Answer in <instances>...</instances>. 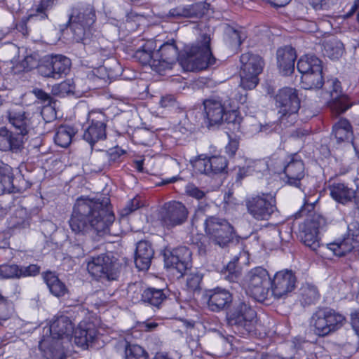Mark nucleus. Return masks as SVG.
Masks as SVG:
<instances>
[{
  "label": "nucleus",
  "mask_w": 359,
  "mask_h": 359,
  "mask_svg": "<svg viewBox=\"0 0 359 359\" xmlns=\"http://www.w3.org/2000/svg\"><path fill=\"white\" fill-rule=\"evenodd\" d=\"M243 118L239 116L238 111L235 110L234 108H229V110L225 112L224 121L232 127H229V129L233 131H239L241 130V122Z\"/></svg>",
  "instance_id": "45"
},
{
  "label": "nucleus",
  "mask_w": 359,
  "mask_h": 359,
  "mask_svg": "<svg viewBox=\"0 0 359 359\" xmlns=\"http://www.w3.org/2000/svg\"><path fill=\"white\" fill-rule=\"evenodd\" d=\"M40 272V266L36 264L29 266H18L17 264L0 265V278H21L27 276H35Z\"/></svg>",
  "instance_id": "27"
},
{
  "label": "nucleus",
  "mask_w": 359,
  "mask_h": 359,
  "mask_svg": "<svg viewBox=\"0 0 359 359\" xmlns=\"http://www.w3.org/2000/svg\"><path fill=\"white\" fill-rule=\"evenodd\" d=\"M142 205L140 198L135 197L130 200L124 208L120 210V215L122 217H127L134 211L138 210Z\"/></svg>",
  "instance_id": "52"
},
{
  "label": "nucleus",
  "mask_w": 359,
  "mask_h": 359,
  "mask_svg": "<svg viewBox=\"0 0 359 359\" xmlns=\"http://www.w3.org/2000/svg\"><path fill=\"white\" fill-rule=\"evenodd\" d=\"M121 345L124 348V359H148V354L142 346L128 341L121 342Z\"/></svg>",
  "instance_id": "42"
},
{
  "label": "nucleus",
  "mask_w": 359,
  "mask_h": 359,
  "mask_svg": "<svg viewBox=\"0 0 359 359\" xmlns=\"http://www.w3.org/2000/svg\"><path fill=\"white\" fill-rule=\"evenodd\" d=\"M279 122L280 121H279ZM282 126H283V124H281V123H278L276 122L266 123L265 125H260V132H263L266 134L271 132L279 133L280 130H282Z\"/></svg>",
  "instance_id": "62"
},
{
  "label": "nucleus",
  "mask_w": 359,
  "mask_h": 359,
  "mask_svg": "<svg viewBox=\"0 0 359 359\" xmlns=\"http://www.w3.org/2000/svg\"><path fill=\"white\" fill-rule=\"evenodd\" d=\"M6 117L16 130L14 132V135L17 137H20V140L25 144L26 136L32 128L29 114L22 109L11 108L6 111Z\"/></svg>",
  "instance_id": "21"
},
{
  "label": "nucleus",
  "mask_w": 359,
  "mask_h": 359,
  "mask_svg": "<svg viewBox=\"0 0 359 359\" xmlns=\"http://www.w3.org/2000/svg\"><path fill=\"white\" fill-rule=\"evenodd\" d=\"M74 332V325L70 318L60 316L54 320L46 328V334L39 341V349L50 357L57 358L63 353L64 339L69 340Z\"/></svg>",
  "instance_id": "3"
},
{
  "label": "nucleus",
  "mask_w": 359,
  "mask_h": 359,
  "mask_svg": "<svg viewBox=\"0 0 359 359\" xmlns=\"http://www.w3.org/2000/svg\"><path fill=\"white\" fill-rule=\"evenodd\" d=\"M240 86L245 90H252L259 83V75L263 72L265 62L258 54L243 53L240 57Z\"/></svg>",
  "instance_id": "9"
},
{
  "label": "nucleus",
  "mask_w": 359,
  "mask_h": 359,
  "mask_svg": "<svg viewBox=\"0 0 359 359\" xmlns=\"http://www.w3.org/2000/svg\"><path fill=\"white\" fill-rule=\"evenodd\" d=\"M93 165L99 172L108 170L111 166L108 156L104 150L97 151L92 156Z\"/></svg>",
  "instance_id": "46"
},
{
  "label": "nucleus",
  "mask_w": 359,
  "mask_h": 359,
  "mask_svg": "<svg viewBox=\"0 0 359 359\" xmlns=\"http://www.w3.org/2000/svg\"><path fill=\"white\" fill-rule=\"evenodd\" d=\"M256 317L255 310L244 300L235 302L226 315L228 325L243 337L253 331Z\"/></svg>",
  "instance_id": "4"
},
{
  "label": "nucleus",
  "mask_w": 359,
  "mask_h": 359,
  "mask_svg": "<svg viewBox=\"0 0 359 359\" xmlns=\"http://www.w3.org/2000/svg\"><path fill=\"white\" fill-rule=\"evenodd\" d=\"M287 164L284 166L285 183L302 189V180L305 177V165L301 156L298 154H293L289 156Z\"/></svg>",
  "instance_id": "23"
},
{
  "label": "nucleus",
  "mask_w": 359,
  "mask_h": 359,
  "mask_svg": "<svg viewBox=\"0 0 359 359\" xmlns=\"http://www.w3.org/2000/svg\"><path fill=\"white\" fill-rule=\"evenodd\" d=\"M325 224L323 217L318 214L309 215L299 225V237L301 241L312 250L316 251L320 246L318 231Z\"/></svg>",
  "instance_id": "16"
},
{
  "label": "nucleus",
  "mask_w": 359,
  "mask_h": 359,
  "mask_svg": "<svg viewBox=\"0 0 359 359\" xmlns=\"http://www.w3.org/2000/svg\"><path fill=\"white\" fill-rule=\"evenodd\" d=\"M323 46V55L332 60L339 58L344 53V45L336 38L325 41Z\"/></svg>",
  "instance_id": "39"
},
{
  "label": "nucleus",
  "mask_w": 359,
  "mask_h": 359,
  "mask_svg": "<svg viewBox=\"0 0 359 359\" xmlns=\"http://www.w3.org/2000/svg\"><path fill=\"white\" fill-rule=\"evenodd\" d=\"M309 2L316 11H330L336 4V0H309Z\"/></svg>",
  "instance_id": "53"
},
{
  "label": "nucleus",
  "mask_w": 359,
  "mask_h": 359,
  "mask_svg": "<svg viewBox=\"0 0 359 359\" xmlns=\"http://www.w3.org/2000/svg\"><path fill=\"white\" fill-rule=\"evenodd\" d=\"M152 43H147L135 51L133 57L142 65H149L154 69L153 65L157 62V58L156 53L152 51Z\"/></svg>",
  "instance_id": "37"
},
{
  "label": "nucleus",
  "mask_w": 359,
  "mask_h": 359,
  "mask_svg": "<svg viewBox=\"0 0 359 359\" xmlns=\"http://www.w3.org/2000/svg\"><path fill=\"white\" fill-rule=\"evenodd\" d=\"M210 4L206 2H198L185 5L186 18L199 19L203 17L209 9Z\"/></svg>",
  "instance_id": "43"
},
{
  "label": "nucleus",
  "mask_w": 359,
  "mask_h": 359,
  "mask_svg": "<svg viewBox=\"0 0 359 359\" xmlns=\"http://www.w3.org/2000/svg\"><path fill=\"white\" fill-rule=\"evenodd\" d=\"M67 252L71 257L79 259L83 257L88 252V250L86 248L82 239H75V241L69 242Z\"/></svg>",
  "instance_id": "47"
},
{
  "label": "nucleus",
  "mask_w": 359,
  "mask_h": 359,
  "mask_svg": "<svg viewBox=\"0 0 359 359\" xmlns=\"http://www.w3.org/2000/svg\"><path fill=\"white\" fill-rule=\"evenodd\" d=\"M247 293L258 302L268 299L271 290V278L268 271L260 266L252 269L245 276Z\"/></svg>",
  "instance_id": "12"
},
{
  "label": "nucleus",
  "mask_w": 359,
  "mask_h": 359,
  "mask_svg": "<svg viewBox=\"0 0 359 359\" xmlns=\"http://www.w3.org/2000/svg\"><path fill=\"white\" fill-rule=\"evenodd\" d=\"M238 146H239L238 140L236 139L231 138L229 136V143L225 147L226 153L229 156L233 157L236 154V153L238 149Z\"/></svg>",
  "instance_id": "63"
},
{
  "label": "nucleus",
  "mask_w": 359,
  "mask_h": 359,
  "mask_svg": "<svg viewBox=\"0 0 359 359\" xmlns=\"http://www.w3.org/2000/svg\"><path fill=\"white\" fill-rule=\"evenodd\" d=\"M185 193L187 196L194 198L198 201L205 198V192L196 187L193 183H189L185 187Z\"/></svg>",
  "instance_id": "54"
},
{
  "label": "nucleus",
  "mask_w": 359,
  "mask_h": 359,
  "mask_svg": "<svg viewBox=\"0 0 359 359\" xmlns=\"http://www.w3.org/2000/svg\"><path fill=\"white\" fill-rule=\"evenodd\" d=\"M225 34L230 37L231 43L235 46H240L246 36L244 32L236 29L230 25L225 27Z\"/></svg>",
  "instance_id": "48"
},
{
  "label": "nucleus",
  "mask_w": 359,
  "mask_h": 359,
  "mask_svg": "<svg viewBox=\"0 0 359 359\" xmlns=\"http://www.w3.org/2000/svg\"><path fill=\"white\" fill-rule=\"evenodd\" d=\"M330 196L337 202L346 205L351 202L355 196V190L344 183H333L329 186Z\"/></svg>",
  "instance_id": "33"
},
{
  "label": "nucleus",
  "mask_w": 359,
  "mask_h": 359,
  "mask_svg": "<svg viewBox=\"0 0 359 359\" xmlns=\"http://www.w3.org/2000/svg\"><path fill=\"white\" fill-rule=\"evenodd\" d=\"M297 70L302 74V88L306 90L320 89L323 87L322 61L313 55L302 56L297 62Z\"/></svg>",
  "instance_id": "8"
},
{
  "label": "nucleus",
  "mask_w": 359,
  "mask_h": 359,
  "mask_svg": "<svg viewBox=\"0 0 359 359\" xmlns=\"http://www.w3.org/2000/svg\"><path fill=\"white\" fill-rule=\"evenodd\" d=\"M95 10L90 5L82 6L73 10L66 26L70 27L75 41L86 43L92 35L90 27L95 22Z\"/></svg>",
  "instance_id": "7"
},
{
  "label": "nucleus",
  "mask_w": 359,
  "mask_h": 359,
  "mask_svg": "<svg viewBox=\"0 0 359 359\" xmlns=\"http://www.w3.org/2000/svg\"><path fill=\"white\" fill-rule=\"evenodd\" d=\"M166 299L167 296L163 290L150 287L142 291L140 301L144 304L159 309Z\"/></svg>",
  "instance_id": "34"
},
{
  "label": "nucleus",
  "mask_w": 359,
  "mask_h": 359,
  "mask_svg": "<svg viewBox=\"0 0 359 359\" xmlns=\"http://www.w3.org/2000/svg\"><path fill=\"white\" fill-rule=\"evenodd\" d=\"M208 307L214 312L227 309L233 302L232 294L224 288L217 287L207 292Z\"/></svg>",
  "instance_id": "25"
},
{
  "label": "nucleus",
  "mask_w": 359,
  "mask_h": 359,
  "mask_svg": "<svg viewBox=\"0 0 359 359\" xmlns=\"http://www.w3.org/2000/svg\"><path fill=\"white\" fill-rule=\"evenodd\" d=\"M13 168L8 164L0 161V195L5 193H17L20 189L14 183Z\"/></svg>",
  "instance_id": "32"
},
{
  "label": "nucleus",
  "mask_w": 359,
  "mask_h": 359,
  "mask_svg": "<svg viewBox=\"0 0 359 359\" xmlns=\"http://www.w3.org/2000/svg\"><path fill=\"white\" fill-rule=\"evenodd\" d=\"M196 172L208 176H212L223 172L227 168V161L222 156H212L207 157L199 155L194 159L190 160Z\"/></svg>",
  "instance_id": "19"
},
{
  "label": "nucleus",
  "mask_w": 359,
  "mask_h": 359,
  "mask_svg": "<svg viewBox=\"0 0 359 359\" xmlns=\"http://www.w3.org/2000/svg\"><path fill=\"white\" fill-rule=\"evenodd\" d=\"M108 156V160L110 166L114 163L121 161V158L126 154V151L118 147H115L105 151Z\"/></svg>",
  "instance_id": "55"
},
{
  "label": "nucleus",
  "mask_w": 359,
  "mask_h": 359,
  "mask_svg": "<svg viewBox=\"0 0 359 359\" xmlns=\"http://www.w3.org/2000/svg\"><path fill=\"white\" fill-rule=\"evenodd\" d=\"M213 29L209 26L201 29L200 40L190 46H186L180 53L174 40L162 44L155 51L157 62L153 65L154 70L161 72L171 68L177 61L187 71L195 72L207 69L214 65L216 58L210 50V36Z\"/></svg>",
  "instance_id": "1"
},
{
  "label": "nucleus",
  "mask_w": 359,
  "mask_h": 359,
  "mask_svg": "<svg viewBox=\"0 0 359 359\" xmlns=\"http://www.w3.org/2000/svg\"><path fill=\"white\" fill-rule=\"evenodd\" d=\"M74 86L69 81L61 82L60 84L54 86L53 92L54 95L59 97H65L74 93Z\"/></svg>",
  "instance_id": "50"
},
{
  "label": "nucleus",
  "mask_w": 359,
  "mask_h": 359,
  "mask_svg": "<svg viewBox=\"0 0 359 359\" xmlns=\"http://www.w3.org/2000/svg\"><path fill=\"white\" fill-rule=\"evenodd\" d=\"M359 247V231L352 230L348 227V232L343 239L327 244L329 250L338 257H344L353 249Z\"/></svg>",
  "instance_id": "26"
},
{
  "label": "nucleus",
  "mask_w": 359,
  "mask_h": 359,
  "mask_svg": "<svg viewBox=\"0 0 359 359\" xmlns=\"http://www.w3.org/2000/svg\"><path fill=\"white\" fill-rule=\"evenodd\" d=\"M107 116L102 111L93 110L88 113L87 126L83 128V140L88 142L91 149L96 143L107 139Z\"/></svg>",
  "instance_id": "14"
},
{
  "label": "nucleus",
  "mask_w": 359,
  "mask_h": 359,
  "mask_svg": "<svg viewBox=\"0 0 359 359\" xmlns=\"http://www.w3.org/2000/svg\"><path fill=\"white\" fill-rule=\"evenodd\" d=\"M73 333L74 343L83 349L87 348L96 337V330L92 323L79 324Z\"/></svg>",
  "instance_id": "31"
},
{
  "label": "nucleus",
  "mask_w": 359,
  "mask_h": 359,
  "mask_svg": "<svg viewBox=\"0 0 359 359\" xmlns=\"http://www.w3.org/2000/svg\"><path fill=\"white\" fill-rule=\"evenodd\" d=\"M89 273L96 279L115 280L119 275L120 264L114 256L101 254L91 257L87 264Z\"/></svg>",
  "instance_id": "13"
},
{
  "label": "nucleus",
  "mask_w": 359,
  "mask_h": 359,
  "mask_svg": "<svg viewBox=\"0 0 359 359\" xmlns=\"http://www.w3.org/2000/svg\"><path fill=\"white\" fill-rule=\"evenodd\" d=\"M223 275L225 279L230 282H236L239 276V271L236 270V266L235 262H230L223 272Z\"/></svg>",
  "instance_id": "57"
},
{
  "label": "nucleus",
  "mask_w": 359,
  "mask_h": 359,
  "mask_svg": "<svg viewBox=\"0 0 359 359\" xmlns=\"http://www.w3.org/2000/svg\"><path fill=\"white\" fill-rule=\"evenodd\" d=\"M75 134L76 130L73 127L69 126H60L57 129L54 136V141L58 146L66 148L71 144Z\"/></svg>",
  "instance_id": "40"
},
{
  "label": "nucleus",
  "mask_w": 359,
  "mask_h": 359,
  "mask_svg": "<svg viewBox=\"0 0 359 359\" xmlns=\"http://www.w3.org/2000/svg\"><path fill=\"white\" fill-rule=\"evenodd\" d=\"M245 203L248 212L259 221L269 219L277 210L276 199L269 194L251 196Z\"/></svg>",
  "instance_id": "15"
},
{
  "label": "nucleus",
  "mask_w": 359,
  "mask_h": 359,
  "mask_svg": "<svg viewBox=\"0 0 359 359\" xmlns=\"http://www.w3.org/2000/svg\"><path fill=\"white\" fill-rule=\"evenodd\" d=\"M165 265L175 269L181 275L191 267V252L185 246L166 250L163 255Z\"/></svg>",
  "instance_id": "20"
},
{
  "label": "nucleus",
  "mask_w": 359,
  "mask_h": 359,
  "mask_svg": "<svg viewBox=\"0 0 359 359\" xmlns=\"http://www.w3.org/2000/svg\"><path fill=\"white\" fill-rule=\"evenodd\" d=\"M154 255L151 244L147 241H141L137 243L135 253V264L139 271H146L150 267Z\"/></svg>",
  "instance_id": "29"
},
{
  "label": "nucleus",
  "mask_w": 359,
  "mask_h": 359,
  "mask_svg": "<svg viewBox=\"0 0 359 359\" xmlns=\"http://www.w3.org/2000/svg\"><path fill=\"white\" fill-rule=\"evenodd\" d=\"M318 201V199L316 198H311V196L305 197L304 198V203L302 208L295 213V217H300L303 215H306V217L313 214H316L315 212H313L315 204Z\"/></svg>",
  "instance_id": "49"
},
{
  "label": "nucleus",
  "mask_w": 359,
  "mask_h": 359,
  "mask_svg": "<svg viewBox=\"0 0 359 359\" xmlns=\"http://www.w3.org/2000/svg\"><path fill=\"white\" fill-rule=\"evenodd\" d=\"M203 226L209 240L221 248L226 247L234 238L235 229L224 218L208 216L204 220Z\"/></svg>",
  "instance_id": "10"
},
{
  "label": "nucleus",
  "mask_w": 359,
  "mask_h": 359,
  "mask_svg": "<svg viewBox=\"0 0 359 359\" xmlns=\"http://www.w3.org/2000/svg\"><path fill=\"white\" fill-rule=\"evenodd\" d=\"M297 278L292 270H282L271 278L270 292L273 295L280 299L294 290L296 287Z\"/></svg>",
  "instance_id": "22"
},
{
  "label": "nucleus",
  "mask_w": 359,
  "mask_h": 359,
  "mask_svg": "<svg viewBox=\"0 0 359 359\" xmlns=\"http://www.w3.org/2000/svg\"><path fill=\"white\" fill-rule=\"evenodd\" d=\"M233 93L231 89H229L225 93L203 100V117L208 127L222 123L225 112L229 108H235V101L231 97Z\"/></svg>",
  "instance_id": "5"
},
{
  "label": "nucleus",
  "mask_w": 359,
  "mask_h": 359,
  "mask_svg": "<svg viewBox=\"0 0 359 359\" xmlns=\"http://www.w3.org/2000/svg\"><path fill=\"white\" fill-rule=\"evenodd\" d=\"M202 278L203 276L201 274L198 273H191L187 278V287L193 291L199 289Z\"/></svg>",
  "instance_id": "58"
},
{
  "label": "nucleus",
  "mask_w": 359,
  "mask_h": 359,
  "mask_svg": "<svg viewBox=\"0 0 359 359\" xmlns=\"http://www.w3.org/2000/svg\"><path fill=\"white\" fill-rule=\"evenodd\" d=\"M50 293L57 297H63L68 292L65 284L62 282L55 273L47 271L43 276Z\"/></svg>",
  "instance_id": "36"
},
{
  "label": "nucleus",
  "mask_w": 359,
  "mask_h": 359,
  "mask_svg": "<svg viewBox=\"0 0 359 359\" xmlns=\"http://www.w3.org/2000/svg\"><path fill=\"white\" fill-rule=\"evenodd\" d=\"M332 135L339 143L351 140L353 131L348 120L340 119L336 123L332 128Z\"/></svg>",
  "instance_id": "38"
},
{
  "label": "nucleus",
  "mask_w": 359,
  "mask_h": 359,
  "mask_svg": "<svg viewBox=\"0 0 359 359\" xmlns=\"http://www.w3.org/2000/svg\"><path fill=\"white\" fill-rule=\"evenodd\" d=\"M296 58L297 55L295 49L292 46H285L277 50V67L282 75L289 76L294 72Z\"/></svg>",
  "instance_id": "28"
},
{
  "label": "nucleus",
  "mask_w": 359,
  "mask_h": 359,
  "mask_svg": "<svg viewBox=\"0 0 359 359\" xmlns=\"http://www.w3.org/2000/svg\"><path fill=\"white\" fill-rule=\"evenodd\" d=\"M13 313V306L3 297L0 296V319L6 320Z\"/></svg>",
  "instance_id": "56"
},
{
  "label": "nucleus",
  "mask_w": 359,
  "mask_h": 359,
  "mask_svg": "<svg viewBox=\"0 0 359 359\" xmlns=\"http://www.w3.org/2000/svg\"><path fill=\"white\" fill-rule=\"evenodd\" d=\"M165 17L168 19L175 20L186 18L185 5H180L175 8L170 9L166 14Z\"/></svg>",
  "instance_id": "60"
},
{
  "label": "nucleus",
  "mask_w": 359,
  "mask_h": 359,
  "mask_svg": "<svg viewBox=\"0 0 359 359\" xmlns=\"http://www.w3.org/2000/svg\"><path fill=\"white\" fill-rule=\"evenodd\" d=\"M21 65L27 72L39 67L37 61L31 55L27 56L21 62Z\"/></svg>",
  "instance_id": "64"
},
{
  "label": "nucleus",
  "mask_w": 359,
  "mask_h": 359,
  "mask_svg": "<svg viewBox=\"0 0 359 359\" xmlns=\"http://www.w3.org/2000/svg\"><path fill=\"white\" fill-rule=\"evenodd\" d=\"M20 137L14 135L6 127H0V150L3 151H11L13 153L21 152L24 149V144L20 140Z\"/></svg>",
  "instance_id": "30"
},
{
  "label": "nucleus",
  "mask_w": 359,
  "mask_h": 359,
  "mask_svg": "<svg viewBox=\"0 0 359 359\" xmlns=\"http://www.w3.org/2000/svg\"><path fill=\"white\" fill-rule=\"evenodd\" d=\"M269 170L267 162L259 159L250 162L246 166L240 168L237 172V180H241L248 175H264Z\"/></svg>",
  "instance_id": "35"
},
{
  "label": "nucleus",
  "mask_w": 359,
  "mask_h": 359,
  "mask_svg": "<svg viewBox=\"0 0 359 359\" xmlns=\"http://www.w3.org/2000/svg\"><path fill=\"white\" fill-rule=\"evenodd\" d=\"M115 220L108 197L102 199H78L69 219L72 231L79 234L93 232L99 237L116 236L112 231Z\"/></svg>",
  "instance_id": "2"
},
{
  "label": "nucleus",
  "mask_w": 359,
  "mask_h": 359,
  "mask_svg": "<svg viewBox=\"0 0 359 359\" xmlns=\"http://www.w3.org/2000/svg\"><path fill=\"white\" fill-rule=\"evenodd\" d=\"M71 60L62 55L46 56L38 67L39 73L43 77L58 79L67 74L70 69Z\"/></svg>",
  "instance_id": "18"
},
{
  "label": "nucleus",
  "mask_w": 359,
  "mask_h": 359,
  "mask_svg": "<svg viewBox=\"0 0 359 359\" xmlns=\"http://www.w3.org/2000/svg\"><path fill=\"white\" fill-rule=\"evenodd\" d=\"M275 105L280 114L279 121L285 128L293 126L297 121V113L300 109V99L297 89L285 87L280 89L274 96Z\"/></svg>",
  "instance_id": "6"
},
{
  "label": "nucleus",
  "mask_w": 359,
  "mask_h": 359,
  "mask_svg": "<svg viewBox=\"0 0 359 359\" xmlns=\"http://www.w3.org/2000/svg\"><path fill=\"white\" fill-rule=\"evenodd\" d=\"M159 104L161 107L165 109H177L179 107V103L173 95L162 96Z\"/></svg>",
  "instance_id": "59"
},
{
  "label": "nucleus",
  "mask_w": 359,
  "mask_h": 359,
  "mask_svg": "<svg viewBox=\"0 0 359 359\" xmlns=\"http://www.w3.org/2000/svg\"><path fill=\"white\" fill-rule=\"evenodd\" d=\"M344 316L332 309L319 308L312 316L311 325L314 332L320 337H325L340 329L345 321Z\"/></svg>",
  "instance_id": "11"
},
{
  "label": "nucleus",
  "mask_w": 359,
  "mask_h": 359,
  "mask_svg": "<svg viewBox=\"0 0 359 359\" xmlns=\"http://www.w3.org/2000/svg\"><path fill=\"white\" fill-rule=\"evenodd\" d=\"M57 0H41L36 8V13L30 15V18L35 20L48 19L47 11L52 9Z\"/></svg>",
  "instance_id": "44"
},
{
  "label": "nucleus",
  "mask_w": 359,
  "mask_h": 359,
  "mask_svg": "<svg viewBox=\"0 0 359 359\" xmlns=\"http://www.w3.org/2000/svg\"><path fill=\"white\" fill-rule=\"evenodd\" d=\"M300 301L304 306L316 304L320 298V293L316 286L310 283L304 284L299 290Z\"/></svg>",
  "instance_id": "41"
},
{
  "label": "nucleus",
  "mask_w": 359,
  "mask_h": 359,
  "mask_svg": "<svg viewBox=\"0 0 359 359\" xmlns=\"http://www.w3.org/2000/svg\"><path fill=\"white\" fill-rule=\"evenodd\" d=\"M327 92L330 96V107L337 114L345 112L351 107L348 98L342 92L341 83L337 79L327 81Z\"/></svg>",
  "instance_id": "24"
},
{
  "label": "nucleus",
  "mask_w": 359,
  "mask_h": 359,
  "mask_svg": "<svg viewBox=\"0 0 359 359\" xmlns=\"http://www.w3.org/2000/svg\"><path fill=\"white\" fill-rule=\"evenodd\" d=\"M192 243L196 245L200 255L204 256L207 254L209 243L203 234H196L192 237Z\"/></svg>",
  "instance_id": "51"
},
{
  "label": "nucleus",
  "mask_w": 359,
  "mask_h": 359,
  "mask_svg": "<svg viewBox=\"0 0 359 359\" xmlns=\"http://www.w3.org/2000/svg\"><path fill=\"white\" fill-rule=\"evenodd\" d=\"M189 211L181 202L172 201L166 203L158 215V220L162 226L171 229L180 226L187 220Z\"/></svg>",
  "instance_id": "17"
},
{
  "label": "nucleus",
  "mask_w": 359,
  "mask_h": 359,
  "mask_svg": "<svg viewBox=\"0 0 359 359\" xmlns=\"http://www.w3.org/2000/svg\"><path fill=\"white\" fill-rule=\"evenodd\" d=\"M32 93L45 105L48 106L51 104L53 100L52 97L43 90L39 88H34L32 90Z\"/></svg>",
  "instance_id": "61"
}]
</instances>
